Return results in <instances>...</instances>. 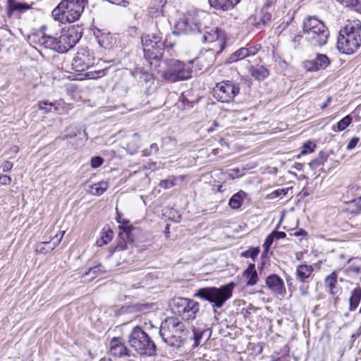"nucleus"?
Masks as SVG:
<instances>
[{"label": "nucleus", "instance_id": "obj_61", "mask_svg": "<svg viewBox=\"0 0 361 361\" xmlns=\"http://www.w3.org/2000/svg\"><path fill=\"white\" fill-rule=\"evenodd\" d=\"M12 149H13L14 152H18V147L17 146H14Z\"/></svg>", "mask_w": 361, "mask_h": 361}, {"label": "nucleus", "instance_id": "obj_38", "mask_svg": "<svg viewBox=\"0 0 361 361\" xmlns=\"http://www.w3.org/2000/svg\"><path fill=\"white\" fill-rule=\"evenodd\" d=\"M9 11H13L16 10H21V9H27L29 8L28 6H25L22 4L11 2V0H9Z\"/></svg>", "mask_w": 361, "mask_h": 361}, {"label": "nucleus", "instance_id": "obj_11", "mask_svg": "<svg viewBox=\"0 0 361 361\" xmlns=\"http://www.w3.org/2000/svg\"><path fill=\"white\" fill-rule=\"evenodd\" d=\"M94 64V57L87 48H81L73 59L72 67L75 71H84Z\"/></svg>", "mask_w": 361, "mask_h": 361}, {"label": "nucleus", "instance_id": "obj_17", "mask_svg": "<svg viewBox=\"0 0 361 361\" xmlns=\"http://www.w3.org/2000/svg\"><path fill=\"white\" fill-rule=\"evenodd\" d=\"M314 269L312 265L300 264L296 267L295 279L298 282H310Z\"/></svg>", "mask_w": 361, "mask_h": 361}, {"label": "nucleus", "instance_id": "obj_33", "mask_svg": "<svg viewBox=\"0 0 361 361\" xmlns=\"http://www.w3.org/2000/svg\"><path fill=\"white\" fill-rule=\"evenodd\" d=\"M259 252V249L258 247H252L246 251H244L241 252L240 255L241 257H245V258H251L252 259H255L256 257L258 255Z\"/></svg>", "mask_w": 361, "mask_h": 361}, {"label": "nucleus", "instance_id": "obj_59", "mask_svg": "<svg viewBox=\"0 0 361 361\" xmlns=\"http://www.w3.org/2000/svg\"><path fill=\"white\" fill-rule=\"evenodd\" d=\"M267 2H266V4L267 6H271L272 4H274V3H276V0H266Z\"/></svg>", "mask_w": 361, "mask_h": 361}, {"label": "nucleus", "instance_id": "obj_34", "mask_svg": "<svg viewBox=\"0 0 361 361\" xmlns=\"http://www.w3.org/2000/svg\"><path fill=\"white\" fill-rule=\"evenodd\" d=\"M315 148H316V145L313 142L307 141L303 145L301 154H306L312 153L314 151Z\"/></svg>", "mask_w": 361, "mask_h": 361}, {"label": "nucleus", "instance_id": "obj_56", "mask_svg": "<svg viewBox=\"0 0 361 361\" xmlns=\"http://www.w3.org/2000/svg\"><path fill=\"white\" fill-rule=\"evenodd\" d=\"M331 101V97H329L326 99V101L321 106L322 109H324L326 108V106L329 105L330 102Z\"/></svg>", "mask_w": 361, "mask_h": 361}, {"label": "nucleus", "instance_id": "obj_9", "mask_svg": "<svg viewBox=\"0 0 361 361\" xmlns=\"http://www.w3.org/2000/svg\"><path fill=\"white\" fill-rule=\"evenodd\" d=\"M238 85L226 80L219 82L213 89V96L219 102H229L239 94Z\"/></svg>", "mask_w": 361, "mask_h": 361}, {"label": "nucleus", "instance_id": "obj_10", "mask_svg": "<svg viewBox=\"0 0 361 361\" xmlns=\"http://www.w3.org/2000/svg\"><path fill=\"white\" fill-rule=\"evenodd\" d=\"M81 37L82 35L77 27H70L68 29H63L58 37L59 52L63 53L68 51L75 45Z\"/></svg>", "mask_w": 361, "mask_h": 361}, {"label": "nucleus", "instance_id": "obj_25", "mask_svg": "<svg viewBox=\"0 0 361 361\" xmlns=\"http://www.w3.org/2000/svg\"><path fill=\"white\" fill-rule=\"evenodd\" d=\"M108 183L102 180L91 185L88 192L92 195L100 196L108 189Z\"/></svg>", "mask_w": 361, "mask_h": 361}, {"label": "nucleus", "instance_id": "obj_30", "mask_svg": "<svg viewBox=\"0 0 361 361\" xmlns=\"http://www.w3.org/2000/svg\"><path fill=\"white\" fill-rule=\"evenodd\" d=\"M113 235H114V233H113V231L111 229H108L106 231H103V232L102 233V235H101L100 238H99L97 240L96 244L99 247H102V246H103L104 245H106L109 242H111V240L113 238Z\"/></svg>", "mask_w": 361, "mask_h": 361}, {"label": "nucleus", "instance_id": "obj_53", "mask_svg": "<svg viewBox=\"0 0 361 361\" xmlns=\"http://www.w3.org/2000/svg\"><path fill=\"white\" fill-rule=\"evenodd\" d=\"M319 157H320L322 161L324 163L328 159V155L325 152L321 151L319 154Z\"/></svg>", "mask_w": 361, "mask_h": 361}, {"label": "nucleus", "instance_id": "obj_16", "mask_svg": "<svg viewBox=\"0 0 361 361\" xmlns=\"http://www.w3.org/2000/svg\"><path fill=\"white\" fill-rule=\"evenodd\" d=\"M110 352L112 355L118 357L130 355L128 350L119 338H114L111 341Z\"/></svg>", "mask_w": 361, "mask_h": 361}, {"label": "nucleus", "instance_id": "obj_40", "mask_svg": "<svg viewBox=\"0 0 361 361\" xmlns=\"http://www.w3.org/2000/svg\"><path fill=\"white\" fill-rule=\"evenodd\" d=\"M288 190V188H279V189H277V190H274V192H272L269 195V197H270V198L273 199V198H276V197H280V196H282V195H285L287 194Z\"/></svg>", "mask_w": 361, "mask_h": 361}, {"label": "nucleus", "instance_id": "obj_18", "mask_svg": "<svg viewBox=\"0 0 361 361\" xmlns=\"http://www.w3.org/2000/svg\"><path fill=\"white\" fill-rule=\"evenodd\" d=\"M239 1V0H208L211 7L223 11L233 8Z\"/></svg>", "mask_w": 361, "mask_h": 361}, {"label": "nucleus", "instance_id": "obj_14", "mask_svg": "<svg viewBox=\"0 0 361 361\" xmlns=\"http://www.w3.org/2000/svg\"><path fill=\"white\" fill-rule=\"evenodd\" d=\"M182 320L189 321L195 318L199 304L192 300L182 298Z\"/></svg>", "mask_w": 361, "mask_h": 361}, {"label": "nucleus", "instance_id": "obj_21", "mask_svg": "<svg viewBox=\"0 0 361 361\" xmlns=\"http://www.w3.org/2000/svg\"><path fill=\"white\" fill-rule=\"evenodd\" d=\"M243 276L246 279V285L252 286L258 281V275L255 269V264H250L247 268L243 271Z\"/></svg>", "mask_w": 361, "mask_h": 361}, {"label": "nucleus", "instance_id": "obj_54", "mask_svg": "<svg viewBox=\"0 0 361 361\" xmlns=\"http://www.w3.org/2000/svg\"><path fill=\"white\" fill-rule=\"evenodd\" d=\"M98 271H100L99 267H95L94 268L90 269L89 271L86 274H95Z\"/></svg>", "mask_w": 361, "mask_h": 361}, {"label": "nucleus", "instance_id": "obj_29", "mask_svg": "<svg viewBox=\"0 0 361 361\" xmlns=\"http://www.w3.org/2000/svg\"><path fill=\"white\" fill-rule=\"evenodd\" d=\"M202 59L203 58L199 59V58H197V59L195 60H189L187 63L182 62V80H187L192 77L193 63L195 61H202Z\"/></svg>", "mask_w": 361, "mask_h": 361}, {"label": "nucleus", "instance_id": "obj_60", "mask_svg": "<svg viewBox=\"0 0 361 361\" xmlns=\"http://www.w3.org/2000/svg\"><path fill=\"white\" fill-rule=\"evenodd\" d=\"M63 231H61V232H59V233L56 234L54 238H57V240L59 239L60 238V233H63Z\"/></svg>", "mask_w": 361, "mask_h": 361}, {"label": "nucleus", "instance_id": "obj_1", "mask_svg": "<svg viewBox=\"0 0 361 361\" xmlns=\"http://www.w3.org/2000/svg\"><path fill=\"white\" fill-rule=\"evenodd\" d=\"M182 23L184 25V27H182V32H184L185 34H196L198 39L204 43L218 42L219 45L221 47L219 51H215L213 49H209L199 57V59L202 58L208 59V62L206 64L207 66L212 65L216 59V54L221 52L224 48V42L222 39H220L221 30L218 27H212L209 28V30H207L204 35H200V27L197 23V19L191 15H190L189 17H185V18L182 20Z\"/></svg>", "mask_w": 361, "mask_h": 361}, {"label": "nucleus", "instance_id": "obj_39", "mask_svg": "<svg viewBox=\"0 0 361 361\" xmlns=\"http://www.w3.org/2000/svg\"><path fill=\"white\" fill-rule=\"evenodd\" d=\"M300 285L299 286V292L301 296H307L309 295V282H299Z\"/></svg>", "mask_w": 361, "mask_h": 361}, {"label": "nucleus", "instance_id": "obj_24", "mask_svg": "<svg viewBox=\"0 0 361 361\" xmlns=\"http://www.w3.org/2000/svg\"><path fill=\"white\" fill-rule=\"evenodd\" d=\"M94 35L101 47L107 49L111 47L113 37L109 33L102 32L101 30L94 32Z\"/></svg>", "mask_w": 361, "mask_h": 361}, {"label": "nucleus", "instance_id": "obj_7", "mask_svg": "<svg viewBox=\"0 0 361 361\" xmlns=\"http://www.w3.org/2000/svg\"><path fill=\"white\" fill-rule=\"evenodd\" d=\"M170 38L169 36L166 38L165 43H163L159 36L149 35L144 36L142 38L144 52L150 58L159 59L162 54L161 50L164 46L173 47V44L169 40Z\"/></svg>", "mask_w": 361, "mask_h": 361}, {"label": "nucleus", "instance_id": "obj_44", "mask_svg": "<svg viewBox=\"0 0 361 361\" xmlns=\"http://www.w3.org/2000/svg\"><path fill=\"white\" fill-rule=\"evenodd\" d=\"M11 178L9 176L1 174L0 175V183L3 185H10L11 183Z\"/></svg>", "mask_w": 361, "mask_h": 361}, {"label": "nucleus", "instance_id": "obj_31", "mask_svg": "<svg viewBox=\"0 0 361 361\" xmlns=\"http://www.w3.org/2000/svg\"><path fill=\"white\" fill-rule=\"evenodd\" d=\"M352 120V117L348 115L339 121L336 126H333L332 130L334 132L343 131L351 123Z\"/></svg>", "mask_w": 361, "mask_h": 361}, {"label": "nucleus", "instance_id": "obj_8", "mask_svg": "<svg viewBox=\"0 0 361 361\" xmlns=\"http://www.w3.org/2000/svg\"><path fill=\"white\" fill-rule=\"evenodd\" d=\"M179 321L177 318L171 317L161 324L160 334L166 342L171 345H178L180 342Z\"/></svg>", "mask_w": 361, "mask_h": 361}, {"label": "nucleus", "instance_id": "obj_62", "mask_svg": "<svg viewBox=\"0 0 361 361\" xmlns=\"http://www.w3.org/2000/svg\"><path fill=\"white\" fill-rule=\"evenodd\" d=\"M173 35H176V36H177V37H178V35H179V32H178V31H173Z\"/></svg>", "mask_w": 361, "mask_h": 361}, {"label": "nucleus", "instance_id": "obj_51", "mask_svg": "<svg viewBox=\"0 0 361 361\" xmlns=\"http://www.w3.org/2000/svg\"><path fill=\"white\" fill-rule=\"evenodd\" d=\"M272 235L274 236V238L276 239H282L284 238L286 235V234L283 231H273Z\"/></svg>", "mask_w": 361, "mask_h": 361}, {"label": "nucleus", "instance_id": "obj_15", "mask_svg": "<svg viewBox=\"0 0 361 361\" xmlns=\"http://www.w3.org/2000/svg\"><path fill=\"white\" fill-rule=\"evenodd\" d=\"M267 286L274 293L284 295L286 288L283 280L276 274H271L266 279Z\"/></svg>", "mask_w": 361, "mask_h": 361}, {"label": "nucleus", "instance_id": "obj_46", "mask_svg": "<svg viewBox=\"0 0 361 361\" xmlns=\"http://www.w3.org/2000/svg\"><path fill=\"white\" fill-rule=\"evenodd\" d=\"M324 164V162L323 161H322V159H320V157H319V156L311 161V162L310 163V166L312 168V169H315L317 168L318 166H320V165H322Z\"/></svg>", "mask_w": 361, "mask_h": 361}, {"label": "nucleus", "instance_id": "obj_37", "mask_svg": "<svg viewBox=\"0 0 361 361\" xmlns=\"http://www.w3.org/2000/svg\"><path fill=\"white\" fill-rule=\"evenodd\" d=\"M202 333H197L192 330V335L190 336L191 341H193L192 347H197L200 344V341L202 338Z\"/></svg>", "mask_w": 361, "mask_h": 361}, {"label": "nucleus", "instance_id": "obj_26", "mask_svg": "<svg viewBox=\"0 0 361 361\" xmlns=\"http://www.w3.org/2000/svg\"><path fill=\"white\" fill-rule=\"evenodd\" d=\"M360 300L361 288L360 287H357L351 292V295L349 298V310L350 311H354L357 307Z\"/></svg>", "mask_w": 361, "mask_h": 361}, {"label": "nucleus", "instance_id": "obj_5", "mask_svg": "<svg viewBox=\"0 0 361 361\" xmlns=\"http://www.w3.org/2000/svg\"><path fill=\"white\" fill-rule=\"evenodd\" d=\"M234 286L233 283H230L220 288H200L195 295L213 303V307L220 308L232 296Z\"/></svg>", "mask_w": 361, "mask_h": 361}, {"label": "nucleus", "instance_id": "obj_47", "mask_svg": "<svg viewBox=\"0 0 361 361\" xmlns=\"http://www.w3.org/2000/svg\"><path fill=\"white\" fill-rule=\"evenodd\" d=\"M324 164V162L323 161H322V159H320V157H319V156L311 161V162L310 163V166L312 168V169H315L317 168L318 166H320V165H322Z\"/></svg>", "mask_w": 361, "mask_h": 361}, {"label": "nucleus", "instance_id": "obj_45", "mask_svg": "<svg viewBox=\"0 0 361 361\" xmlns=\"http://www.w3.org/2000/svg\"><path fill=\"white\" fill-rule=\"evenodd\" d=\"M173 180H163L160 182L159 185L163 188H169L174 185Z\"/></svg>", "mask_w": 361, "mask_h": 361}, {"label": "nucleus", "instance_id": "obj_22", "mask_svg": "<svg viewBox=\"0 0 361 361\" xmlns=\"http://www.w3.org/2000/svg\"><path fill=\"white\" fill-rule=\"evenodd\" d=\"M175 69L169 68L165 71L162 76L163 78L169 82H176L179 80V73L180 72V63L178 61L174 62Z\"/></svg>", "mask_w": 361, "mask_h": 361}, {"label": "nucleus", "instance_id": "obj_52", "mask_svg": "<svg viewBox=\"0 0 361 361\" xmlns=\"http://www.w3.org/2000/svg\"><path fill=\"white\" fill-rule=\"evenodd\" d=\"M355 11L361 13V2H359L358 0H357V2L355 4L353 8Z\"/></svg>", "mask_w": 361, "mask_h": 361}, {"label": "nucleus", "instance_id": "obj_4", "mask_svg": "<svg viewBox=\"0 0 361 361\" xmlns=\"http://www.w3.org/2000/svg\"><path fill=\"white\" fill-rule=\"evenodd\" d=\"M84 10L83 0H63L52 11V17L61 23H73Z\"/></svg>", "mask_w": 361, "mask_h": 361}, {"label": "nucleus", "instance_id": "obj_19", "mask_svg": "<svg viewBox=\"0 0 361 361\" xmlns=\"http://www.w3.org/2000/svg\"><path fill=\"white\" fill-rule=\"evenodd\" d=\"M63 235L64 232L60 233V238L56 242L51 243L50 241H44L37 243L36 245L35 252L39 254H43L54 250L55 247L61 243Z\"/></svg>", "mask_w": 361, "mask_h": 361}, {"label": "nucleus", "instance_id": "obj_50", "mask_svg": "<svg viewBox=\"0 0 361 361\" xmlns=\"http://www.w3.org/2000/svg\"><path fill=\"white\" fill-rule=\"evenodd\" d=\"M13 164L11 161H6L1 165V169L4 172H8L12 169Z\"/></svg>", "mask_w": 361, "mask_h": 361}, {"label": "nucleus", "instance_id": "obj_28", "mask_svg": "<svg viewBox=\"0 0 361 361\" xmlns=\"http://www.w3.org/2000/svg\"><path fill=\"white\" fill-rule=\"evenodd\" d=\"M59 103L57 102H51L48 101H40L37 104L38 109L42 111L44 114H47L54 111H59Z\"/></svg>", "mask_w": 361, "mask_h": 361}, {"label": "nucleus", "instance_id": "obj_43", "mask_svg": "<svg viewBox=\"0 0 361 361\" xmlns=\"http://www.w3.org/2000/svg\"><path fill=\"white\" fill-rule=\"evenodd\" d=\"M104 162V159L101 157H94L91 159V166L92 168L99 167Z\"/></svg>", "mask_w": 361, "mask_h": 361}, {"label": "nucleus", "instance_id": "obj_58", "mask_svg": "<svg viewBox=\"0 0 361 361\" xmlns=\"http://www.w3.org/2000/svg\"><path fill=\"white\" fill-rule=\"evenodd\" d=\"M181 100H182V104L183 105H185V104H190V102L185 99V97L183 96V94L182 93V98H181Z\"/></svg>", "mask_w": 361, "mask_h": 361}, {"label": "nucleus", "instance_id": "obj_13", "mask_svg": "<svg viewBox=\"0 0 361 361\" xmlns=\"http://www.w3.org/2000/svg\"><path fill=\"white\" fill-rule=\"evenodd\" d=\"M45 30H47L45 25L41 27L40 32L42 36L38 39V43L44 48L54 49L59 52L58 37L53 36L50 30L47 34L45 33Z\"/></svg>", "mask_w": 361, "mask_h": 361}, {"label": "nucleus", "instance_id": "obj_32", "mask_svg": "<svg viewBox=\"0 0 361 361\" xmlns=\"http://www.w3.org/2000/svg\"><path fill=\"white\" fill-rule=\"evenodd\" d=\"M243 202V194L241 192H237L231 197L228 202V205L232 209H236L242 206Z\"/></svg>", "mask_w": 361, "mask_h": 361}, {"label": "nucleus", "instance_id": "obj_57", "mask_svg": "<svg viewBox=\"0 0 361 361\" xmlns=\"http://www.w3.org/2000/svg\"><path fill=\"white\" fill-rule=\"evenodd\" d=\"M117 221H118V223L123 224H128L129 223V221H122L121 216L119 214H118V216H117Z\"/></svg>", "mask_w": 361, "mask_h": 361}, {"label": "nucleus", "instance_id": "obj_49", "mask_svg": "<svg viewBox=\"0 0 361 361\" xmlns=\"http://www.w3.org/2000/svg\"><path fill=\"white\" fill-rule=\"evenodd\" d=\"M343 6L346 7L353 8L355 4L357 2V0H336Z\"/></svg>", "mask_w": 361, "mask_h": 361}, {"label": "nucleus", "instance_id": "obj_42", "mask_svg": "<svg viewBox=\"0 0 361 361\" xmlns=\"http://www.w3.org/2000/svg\"><path fill=\"white\" fill-rule=\"evenodd\" d=\"M104 75V71L87 72L85 73V77L90 79H96L102 77Z\"/></svg>", "mask_w": 361, "mask_h": 361}, {"label": "nucleus", "instance_id": "obj_36", "mask_svg": "<svg viewBox=\"0 0 361 361\" xmlns=\"http://www.w3.org/2000/svg\"><path fill=\"white\" fill-rule=\"evenodd\" d=\"M345 272H346L348 275H351V274H356V275H357L358 274L361 273V266H360V265H357V264H351L350 266H349V267L345 269Z\"/></svg>", "mask_w": 361, "mask_h": 361}, {"label": "nucleus", "instance_id": "obj_23", "mask_svg": "<svg viewBox=\"0 0 361 361\" xmlns=\"http://www.w3.org/2000/svg\"><path fill=\"white\" fill-rule=\"evenodd\" d=\"M337 274L334 271L324 279V284L328 288L329 292L331 295H335L338 293V288L337 287Z\"/></svg>", "mask_w": 361, "mask_h": 361}, {"label": "nucleus", "instance_id": "obj_6", "mask_svg": "<svg viewBox=\"0 0 361 361\" xmlns=\"http://www.w3.org/2000/svg\"><path fill=\"white\" fill-rule=\"evenodd\" d=\"M128 343L130 346L140 355L152 356L156 353L154 343L139 326H135L131 331Z\"/></svg>", "mask_w": 361, "mask_h": 361}, {"label": "nucleus", "instance_id": "obj_27", "mask_svg": "<svg viewBox=\"0 0 361 361\" xmlns=\"http://www.w3.org/2000/svg\"><path fill=\"white\" fill-rule=\"evenodd\" d=\"M249 73L253 78L258 80H262L269 75V71L264 66H251Z\"/></svg>", "mask_w": 361, "mask_h": 361}, {"label": "nucleus", "instance_id": "obj_35", "mask_svg": "<svg viewBox=\"0 0 361 361\" xmlns=\"http://www.w3.org/2000/svg\"><path fill=\"white\" fill-rule=\"evenodd\" d=\"M271 19V14L266 11H262L260 16V22L257 23V25L259 26L261 24L264 25L267 22Z\"/></svg>", "mask_w": 361, "mask_h": 361}, {"label": "nucleus", "instance_id": "obj_20", "mask_svg": "<svg viewBox=\"0 0 361 361\" xmlns=\"http://www.w3.org/2000/svg\"><path fill=\"white\" fill-rule=\"evenodd\" d=\"M255 54V51L251 48L242 47L230 55V56L226 59V63H232L242 60L247 56L254 55Z\"/></svg>", "mask_w": 361, "mask_h": 361}, {"label": "nucleus", "instance_id": "obj_48", "mask_svg": "<svg viewBox=\"0 0 361 361\" xmlns=\"http://www.w3.org/2000/svg\"><path fill=\"white\" fill-rule=\"evenodd\" d=\"M359 141H360V138L353 137L348 142V144L347 145V149L348 150H351V149H354L356 147V145H357V143L359 142Z\"/></svg>", "mask_w": 361, "mask_h": 361}, {"label": "nucleus", "instance_id": "obj_2", "mask_svg": "<svg viewBox=\"0 0 361 361\" xmlns=\"http://www.w3.org/2000/svg\"><path fill=\"white\" fill-rule=\"evenodd\" d=\"M361 46V22L357 20H348L340 30L337 48L342 54H352Z\"/></svg>", "mask_w": 361, "mask_h": 361}, {"label": "nucleus", "instance_id": "obj_12", "mask_svg": "<svg viewBox=\"0 0 361 361\" xmlns=\"http://www.w3.org/2000/svg\"><path fill=\"white\" fill-rule=\"evenodd\" d=\"M329 64L330 60L326 55L318 54L314 59L306 61L304 67L308 71H317L325 69Z\"/></svg>", "mask_w": 361, "mask_h": 361}, {"label": "nucleus", "instance_id": "obj_55", "mask_svg": "<svg viewBox=\"0 0 361 361\" xmlns=\"http://www.w3.org/2000/svg\"><path fill=\"white\" fill-rule=\"evenodd\" d=\"M300 39H301V36L300 35H296L293 39V42L294 44H295V47L300 44Z\"/></svg>", "mask_w": 361, "mask_h": 361}, {"label": "nucleus", "instance_id": "obj_3", "mask_svg": "<svg viewBox=\"0 0 361 361\" xmlns=\"http://www.w3.org/2000/svg\"><path fill=\"white\" fill-rule=\"evenodd\" d=\"M303 33L306 40L312 46L322 47L326 44L329 32L326 25L314 17H307L303 20Z\"/></svg>", "mask_w": 361, "mask_h": 361}, {"label": "nucleus", "instance_id": "obj_63", "mask_svg": "<svg viewBox=\"0 0 361 361\" xmlns=\"http://www.w3.org/2000/svg\"><path fill=\"white\" fill-rule=\"evenodd\" d=\"M295 235H299V233L296 232V233H295Z\"/></svg>", "mask_w": 361, "mask_h": 361}, {"label": "nucleus", "instance_id": "obj_41", "mask_svg": "<svg viewBox=\"0 0 361 361\" xmlns=\"http://www.w3.org/2000/svg\"><path fill=\"white\" fill-rule=\"evenodd\" d=\"M274 240V236L272 235V233H271L266 238L264 244H263V247L264 248V252H267L270 247V246L271 245V244L273 243V241Z\"/></svg>", "mask_w": 361, "mask_h": 361}]
</instances>
